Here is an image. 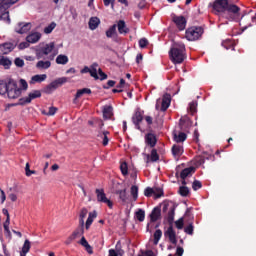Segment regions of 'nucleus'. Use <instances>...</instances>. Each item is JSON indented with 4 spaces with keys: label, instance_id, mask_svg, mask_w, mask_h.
<instances>
[{
    "label": "nucleus",
    "instance_id": "1",
    "mask_svg": "<svg viewBox=\"0 0 256 256\" xmlns=\"http://www.w3.org/2000/svg\"><path fill=\"white\" fill-rule=\"evenodd\" d=\"M213 9L214 11H217V13L228 12L227 19L229 21H239L241 8L235 4H230L229 0H215Z\"/></svg>",
    "mask_w": 256,
    "mask_h": 256
},
{
    "label": "nucleus",
    "instance_id": "2",
    "mask_svg": "<svg viewBox=\"0 0 256 256\" xmlns=\"http://www.w3.org/2000/svg\"><path fill=\"white\" fill-rule=\"evenodd\" d=\"M170 61L174 63V65H179L183 63L186 59L185 55V44H175L169 51Z\"/></svg>",
    "mask_w": 256,
    "mask_h": 256
},
{
    "label": "nucleus",
    "instance_id": "3",
    "mask_svg": "<svg viewBox=\"0 0 256 256\" xmlns=\"http://www.w3.org/2000/svg\"><path fill=\"white\" fill-rule=\"evenodd\" d=\"M177 208L173 207L171 210L168 211L167 221H168V229L164 232L165 237H168L170 243L172 245H177V233L173 229V222L175 221V210Z\"/></svg>",
    "mask_w": 256,
    "mask_h": 256
},
{
    "label": "nucleus",
    "instance_id": "4",
    "mask_svg": "<svg viewBox=\"0 0 256 256\" xmlns=\"http://www.w3.org/2000/svg\"><path fill=\"white\" fill-rule=\"evenodd\" d=\"M203 33H205V30L201 26H192L188 29H186L185 32V38L187 41H197L201 39Z\"/></svg>",
    "mask_w": 256,
    "mask_h": 256
},
{
    "label": "nucleus",
    "instance_id": "5",
    "mask_svg": "<svg viewBox=\"0 0 256 256\" xmlns=\"http://www.w3.org/2000/svg\"><path fill=\"white\" fill-rule=\"evenodd\" d=\"M21 93H23V88H19L15 80L9 79L8 91L6 92L8 99H19V97H21Z\"/></svg>",
    "mask_w": 256,
    "mask_h": 256
},
{
    "label": "nucleus",
    "instance_id": "6",
    "mask_svg": "<svg viewBox=\"0 0 256 256\" xmlns=\"http://www.w3.org/2000/svg\"><path fill=\"white\" fill-rule=\"evenodd\" d=\"M69 81V78L67 77H61L57 78L56 80L52 81L49 85H47L44 88V93H47L48 95H51L55 89H59L62 85H65Z\"/></svg>",
    "mask_w": 256,
    "mask_h": 256
},
{
    "label": "nucleus",
    "instance_id": "7",
    "mask_svg": "<svg viewBox=\"0 0 256 256\" xmlns=\"http://www.w3.org/2000/svg\"><path fill=\"white\" fill-rule=\"evenodd\" d=\"M230 21H240L239 25H240L242 31H247V29H249V27H251V21H256V16H250V15H245V14L240 15L239 14L238 20H230Z\"/></svg>",
    "mask_w": 256,
    "mask_h": 256
},
{
    "label": "nucleus",
    "instance_id": "8",
    "mask_svg": "<svg viewBox=\"0 0 256 256\" xmlns=\"http://www.w3.org/2000/svg\"><path fill=\"white\" fill-rule=\"evenodd\" d=\"M95 193L98 203H105L109 207V209H113V202L108 199L107 195L105 194V190L96 189Z\"/></svg>",
    "mask_w": 256,
    "mask_h": 256
},
{
    "label": "nucleus",
    "instance_id": "9",
    "mask_svg": "<svg viewBox=\"0 0 256 256\" xmlns=\"http://www.w3.org/2000/svg\"><path fill=\"white\" fill-rule=\"evenodd\" d=\"M41 97V91L34 90L28 94V97L20 98L19 105H27L31 103L33 99H39Z\"/></svg>",
    "mask_w": 256,
    "mask_h": 256
},
{
    "label": "nucleus",
    "instance_id": "10",
    "mask_svg": "<svg viewBox=\"0 0 256 256\" xmlns=\"http://www.w3.org/2000/svg\"><path fill=\"white\" fill-rule=\"evenodd\" d=\"M172 21L173 23H175L179 31H185V28L187 27V19L185 18V16L174 15L172 17Z\"/></svg>",
    "mask_w": 256,
    "mask_h": 256
},
{
    "label": "nucleus",
    "instance_id": "11",
    "mask_svg": "<svg viewBox=\"0 0 256 256\" xmlns=\"http://www.w3.org/2000/svg\"><path fill=\"white\" fill-rule=\"evenodd\" d=\"M54 49H55V42H50L49 44H46L37 52V59H43L44 55H49V53H52Z\"/></svg>",
    "mask_w": 256,
    "mask_h": 256
},
{
    "label": "nucleus",
    "instance_id": "12",
    "mask_svg": "<svg viewBox=\"0 0 256 256\" xmlns=\"http://www.w3.org/2000/svg\"><path fill=\"white\" fill-rule=\"evenodd\" d=\"M31 23L27 22H20L18 25L15 27V32L18 33L19 35H25V33H29L31 31Z\"/></svg>",
    "mask_w": 256,
    "mask_h": 256
},
{
    "label": "nucleus",
    "instance_id": "13",
    "mask_svg": "<svg viewBox=\"0 0 256 256\" xmlns=\"http://www.w3.org/2000/svg\"><path fill=\"white\" fill-rule=\"evenodd\" d=\"M132 122L135 125V129H138V131H141V123L143 122V112L139 110L136 111L132 116Z\"/></svg>",
    "mask_w": 256,
    "mask_h": 256
},
{
    "label": "nucleus",
    "instance_id": "14",
    "mask_svg": "<svg viewBox=\"0 0 256 256\" xmlns=\"http://www.w3.org/2000/svg\"><path fill=\"white\" fill-rule=\"evenodd\" d=\"M160 218H161V207L157 206L150 213V221L151 223H155L156 221H159Z\"/></svg>",
    "mask_w": 256,
    "mask_h": 256
},
{
    "label": "nucleus",
    "instance_id": "15",
    "mask_svg": "<svg viewBox=\"0 0 256 256\" xmlns=\"http://www.w3.org/2000/svg\"><path fill=\"white\" fill-rule=\"evenodd\" d=\"M172 155L173 157H175L177 159V161H179V157H181V155H183V146L181 145H177V144H174L172 146Z\"/></svg>",
    "mask_w": 256,
    "mask_h": 256
},
{
    "label": "nucleus",
    "instance_id": "16",
    "mask_svg": "<svg viewBox=\"0 0 256 256\" xmlns=\"http://www.w3.org/2000/svg\"><path fill=\"white\" fill-rule=\"evenodd\" d=\"M91 93V88H82L77 90L73 103H77V99H80V97H83V95H91Z\"/></svg>",
    "mask_w": 256,
    "mask_h": 256
},
{
    "label": "nucleus",
    "instance_id": "17",
    "mask_svg": "<svg viewBox=\"0 0 256 256\" xmlns=\"http://www.w3.org/2000/svg\"><path fill=\"white\" fill-rule=\"evenodd\" d=\"M15 49V45L11 42H6L2 45H0V50L2 51L3 55H8V53H11Z\"/></svg>",
    "mask_w": 256,
    "mask_h": 256
},
{
    "label": "nucleus",
    "instance_id": "18",
    "mask_svg": "<svg viewBox=\"0 0 256 256\" xmlns=\"http://www.w3.org/2000/svg\"><path fill=\"white\" fill-rule=\"evenodd\" d=\"M191 119L189 117H184L180 119V129L181 131H189V127H191Z\"/></svg>",
    "mask_w": 256,
    "mask_h": 256
},
{
    "label": "nucleus",
    "instance_id": "19",
    "mask_svg": "<svg viewBox=\"0 0 256 256\" xmlns=\"http://www.w3.org/2000/svg\"><path fill=\"white\" fill-rule=\"evenodd\" d=\"M145 141L149 147H155L157 145V136L153 133H148L145 136Z\"/></svg>",
    "mask_w": 256,
    "mask_h": 256
},
{
    "label": "nucleus",
    "instance_id": "20",
    "mask_svg": "<svg viewBox=\"0 0 256 256\" xmlns=\"http://www.w3.org/2000/svg\"><path fill=\"white\" fill-rule=\"evenodd\" d=\"M116 27L120 35H127V33H129V28H127V24H125L124 20H119Z\"/></svg>",
    "mask_w": 256,
    "mask_h": 256
},
{
    "label": "nucleus",
    "instance_id": "21",
    "mask_svg": "<svg viewBox=\"0 0 256 256\" xmlns=\"http://www.w3.org/2000/svg\"><path fill=\"white\" fill-rule=\"evenodd\" d=\"M41 39V33L33 32L26 37L27 43H37Z\"/></svg>",
    "mask_w": 256,
    "mask_h": 256
},
{
    "label": "nucleus",
    "instance_id": "22",
    "mask_svg": "<svg viewBox=\"0 0 256 256\" xmlns=\"http://www.w3.org/2000/svg\"><path fill=\"white\" fill-rule=\"evenodd\" d=\"M100 24L101 20L98 17H91L88 22L89 29H91V31H95V29H97V27H99Z\"/></svg>",
    "mask_w": 256,
    "mask_h": 256
},
{
    "label": "nucleus",
    "instance_id": "23",
    "mask_svg": "<svg viewBox=\"0 0 256 256\" xmlns=\"http://www.w3.org/2000/svg\"><path fill=\"white\" fill-rule=\"evenodd\" d=\"M195 173V167H188L181 171L180 178L181 179H187V177H191Z\"/></svg>",
    "mask_w": 256,
    "mask_h": 256
},
{
    "label": "nucleus",
    "instance_id": "24",
    "mask_svg": "<svg viewBox=\"0 0 256 256\" xmlns=\"http://www.w3.org/2000/svg\"><path fill=\"white\" fill-rule=\"evenodd\" d=\"M102 113H103L104 119H111V117H113V106L111 105L104 106Z\"/></svg>",
    "mask_w": 256,
    "mask_h": 256
},
{
    "label": "nucleus",
    "instance_id": "25",
    "mask_svg": "<svg viewBox=\"0 0 256 256\" xmlns=\"http://www.w3.org/2000/svg\"><path fill=\"white\" fill-rule=\"evenodd\" d=\"M146 157V163H149V161H151L152 163H156V161L159 160V154L157 153V149H152L151 154H147Z\"/></svg>",
    "mask_w": 256,
    "mask_h": 256
},
{
    "label": "nucleus",
    "instance_id": "26",
    "mask_svg": "<svg viewBox=\"0 0 256 256\" xmlns=\"http://www.w3.org/2000/svg\"><path fill=\"white\" fill-rule=\"evenodd\" d=\"M97 219V211L90 212L86 220L85 228L88 230L93 225V220Z\"/></svg>",
    "mask_w": 256,
    "mask_h": 256
},
{
    "label": "nucleus",
    "instance_id": "27",
    "mask_svg": "<svg viewBox=\"0 0 256 256\" xmlns=\"http://www.w3.org/2000/svg\"><path fill=\"white\" fill-rule=\"evenodd\" d=\"M80 245H82V247H85L87 253H89V255H93V247H91L89 245V242H87V239H85V236H82V238L80 239Z\"/></svg>",
    "mask_w": 256,
    "mask_h": 256
},
{
    "label": "nucleus",
    "instance_id": "28",
    "mask_svg": "<svg viewBox=\"0 0 256 256\" xmlns=\"http://www.w3.org/2000/svg\"><path fill=\"white\" fill-rule=\"evenodd\" d=\"M169 105H171V97L164 96L162 99L161 111H167V109H169Z\"/></svg>",
    "mask_w": 256,
    "mask_h": 256
},
{
    "label": "nucleus",
    "instance_id": "29",
    "mask_svg": "<svg viewBox=\"0 0 256 256\" xmlns=\"http://www.w3.org/2000/svg\"><path fill=\"white\" fill-rule=\"evenodd\" d=\"M9 90V82L5 80H0V95H7Z\"/></svg>",
    "mask_w": 256,
    "mask_h": 256
},
{
    "label": "nucleus",
    "instance_id": "30",
    "mask_svg": "<svg viewBox=\"0 0 256 256\" xmlns=\"http://www.w3.org/2000/svg\"><path fill=\"white\" fill-rule=\"evenodd\" d=\"M57 65H67L69 63V57L67 55L60 54L56 58Z\"/></svg>",
    "mask_w": 256,
    "mask_h": 256
},
{
    "label": "nucleus",
    "instance_id": "31",
    "mask_svg": "<svg viewBox=\"0 0 256 256\" xmlns=\"http://www.w3.org/2000/svg\"><path fill=\"white\" fill-rule=\"evenodd\" d=\"M177 208V205L173 201H168L163 203L162 211L163 213H167V211H171V209Z\"/></svg>",
    "mask_w": 256,
    "mask_h": 256
},
{
    "label": "nucleus",
    "instance_id": "32",
    "mask_svg": "<svg viewBox=\"0 0 256 256\" xmlns=\"http://www.w3.org/2000/svg\"><path fill=\"white\" fill-rule=\"evenodd\" d=\"M49 67H51V61L49 60L47 61L40 60L36 63L37 69H49Z\"/></svg>",
    "mask_w": 256,
    "mask_h": 256
},
{
    "label": "nucleus",
    "instance_id": "33",
    "mask_svg": "<svg viewBox=\"0 0 256 256\" xmlns=\"http://www.w3.org/2000/svg\"><path fill=\"white\" fill-rule=\"evenodd\" d=\"M0 65H2L4 69H9V67H11L12 65V62L9 58L5 56H0Z\"/></svg>",
    "mask_w": 256,
    "mask_h": 256
},
{
    "label": "nucleus",
    "instance_id": "34",
    "mask_svg": "<svg viewBox=\"0 0 256 256\" xmlns=\"http://www.w3.org/2000/svg\"><path fill=\"white\" fill-rule=\"evenodd\" d=\"M187 140V134L185 132H179V134L174 135V141L176 143H183Z\"/></svg>",
    "mask_w": 256,
    "mask_h": 256
},
{
    "label": "nucleus",
    "instance_id": "35",
    "mask_svg": "<svg viewBox=\"0 0 256 256\" xmlns=\"http://www.w3.org/2000/svg\"><path fill=\"white\" fill-rule=\"evenodd\" d=\"M107 135H109V131H104L98 134V137L102 139V144L104 147H107V145H109V137H107Z\"/></svg>",
    "mask_w": 256,
    "mask_h": 256
},
{
    "label": "nucleus",
    "instance_id": "36",
    "mask_svg": "<svg viewBox=\"0 0 256 256\" xmlns=\"http://www.w3.org/2000/svg\"><path fill=\"white\" fill-rule=\"evenodd\" d=\"M97 67H99V64L97 62H94L90 66V75L91 77H94L95 79H99V75L97 74Z\"/></svg>",
    "mask_w": 256,
    "mask_h": 256
},
{
    "label": "nucleus",
    "instance_id": "37",
    "mask_svg": "<svg viewBox=\"0 0 256 256\" xmlns=\"http://www.w3.org/2000/svg\"><path fill=\"white\" fill-rule=\"evenodd\" d=\"M116 195H119V199L122 203H125L127 201V189L118 190L116 192Z\"/></svg>",
    "mask_w": 256,
    "mask_h": 256
},
{
    "label": "nucleus",
    "instance_id": "38",
    "mask_svg": "<svg viewBox=\"0 0 256 256\" xmlns=\"http://www.w3.org/2000/svg\"><path fill=\"white\" fill-rule=\"evenodd\" d=\"M113 35H117V25H116V24L112 25V26L106 31V37H108L109 39H111V37H113Z\"/></svg>",
    "mask_w": 256,
    "mask_h": 256
},
{
    "label": "nucleus",
    "instance_id": "39",
    "mask_svg": "<svg viewBox=\"0 0 256 256\" xmlns=\"http://www.w3.org/2000/svg\"><path fill=\"white\" fill-rule=\"evenodd\" d=\"M130 193L133 197V200L137 201V199L139 198V187H137L135 185L131 186Z\"/></svg>",
    "mask_w": 256,
    "mask_h": 256
},
{
    "label": "nucleus",
    "instance_id": "40",
    "mask_svg": "<svg viewBox=\"0 0 256 256\" xmlns=\"http://www.w3.org/2000/svg\"><path fill=\"white\" fill-rule=\"evenodd\" d=\"M45 79H47V75L46 74H37V75H34L32 77V81L34 83H42V81H45Z\"/></svg>",
    "mask_w": 256,
    "mask_h": 256
},
{
    "label": "nucleus",
    "instance_id": "41",
    "mask_svg": "<svg viewBox=\"0 0 256 256\" xmlns=\"http://www.w3.org/2000/svg\"><path fill=\"white\" fill-rule=\"evenodd\" d=\"M161 237H163V231H161V229H157L154 232V245L159 244V241L161 240Z\"/></svg>",
    "mask_w": 256,
    "mask_h": 256
},
{
    "label": "nucleus",
    "instance_id": "42",
    "mask_svg": "<svg viewBox=\"0 0 256 256\" xmlns=\"http://www.w3.org/2000/svg\"><path fill=\"white\" fill-rule=\"evenodd\" d=\"M135 217L138 221H140V223H143V221H145V210L143 209H139L136 213H135Z\"/></svg>",
    "mask_w": 256,
    "mask_h": 256
},
{
    "label": "nucleus",
    "instance_id": "43",
    "mask_svg": "<svg viewBox=\"0 0 256 256\" xmlns=\"http://www.w3.org/2000/svg\"><path fill=\"white\" fill-rule=\"evenodd\" d=\"M83 233H85V230H83V228H77L70 236L75 240L79 239V237H82Z\"/></svg>",
    "mask_w": 256,
    "mask_h": 256
},
{
    "label": "nucleus",
    "instance_id": "44",
    "mask_svg": "<svg viewBox=\"0 0 256 256\" xmlns=\"http://www.w3.org/2000/svg\"><path fill=\"white\" fill-rule=\"evenodd\" d=\"M120 171L122 175H129V166H127V162H122L120 164Z\"/></svg>",
    "mask_w": 256,
    "mask_h": 256
},
{
    "label": "nucleus",
    "instance_id": "45",
    "mask_svg": "<svg viewBox=\"0 0 256 256\" xmlns=\"http://www.w3.org/2000/svg\"><path fill=\"white\" fill-rule=\"evenodd\" d=\"M56 27L57 24L55 22H52L44 28V33H46V35H49V33H53V29H55Z\"/></svg>",
    "mask_w": 256,
    "mask_h": 256
},
{
    "label": "nucleus",
    "instance_id": "46",
    "mask_svg": "<svg viewBox=\"0 0 256 256\" xmlns=\"http://www.w3.org/2000/svg\"><path fill=\"white\" fill-rule=\"evenodd\" d=\"M19 0H0V5H5L7 9L11 7V5H15Z\"/></svg>",
    "mask_w": 256,
    "mask_h": 256
},
{
    "label": "nucleus",
    "instance_id": "47",
    "mask_svg": "<svg viewBox=\"0 0 256 256\" xmlns=\"http://www.w3.org/2000/svg\"><path fill=\"white\" fill-rule=\"evenodd\" d=\"M222 47H224V49H233L235 50V46H233V41L231 40H225L222 42Z\"/></svg>",
    "mask_w": 256,
    "mask_h": 256
},
{
    "label": "nucleus",
    "instance_id": "48",
    "mask_svg": "<svg viewBox=\"0 0 256 256\" xmlns=\"http://www.w3.org/2000/svg\"><path fill=\"white\" fill-rule=\"evenodd\" d=\"M29 251H31V242L29 240H25L23 247H22V253H28Z\"/></svg>",
    "mask_w": 256,
    "mask_h": 256
},
{
    "label": "nucleus",
    "instance_id": "49",
    "mask_svg": "<svg viewBox=\"0 0 256 256\" xmlns=\"http://www.w3.org/2000/svg\"><path fill=\"white\" fill-rule=\"evenodd\" d=\"M189 193H190V191L187 186H180L179 194L181 195V197H187V195H189Z\"/></svg>",
    "mask_w": 256,
    "mask_h": 256
},
{
    "label": "nucleus",
    "instance_id": "50",
    "mask_svg": "<svg viewBox=\"0 0 256 256\" xmlns=\"http://www.w3.org/2000/svg\"><path fill=\"white\" fill-rule=\"evenodd\" d=\"M116 253L119 255V256H123L125 255V251L123 250V248H121V241H118L116 243V246H115V250Z\"/></svg>",
    "mask_w": 256,
    "mask_h": 256
},
{
    "label": "nucleus",
    "instance_id": "51",
    "mask_svg": "<svg viewBox=\"0 0 256 256\" xmlns=\"http://www.w3.org/2000/svg\"><path fill=\"white\" fill-rule=\"evenodd\" d=\"M188 111L191 115H195L197 113V103L191 102L189 104Z\"/></svg>",
    "mask_w": 256,
    "mask_h": 256
},
{
    "label": "nucleus",
    "instance_id": "52",
    "mask_svg": "<svg viewBox=\"0 0 256 256\" xmlns=\"http://www.w3.org/2000/svg\"><path fill=\"white\" fill-rule=\"evenodd\" d=\"M201 187H203V184L201 183V181L194 180V182L192 183L193 191H199V189H201Z\"/></svg>",
    "mask_w": 256,
    "mask_h": 256
},
{
    "label": "nucleus",
    "instance_id": "53",
    "mask_svg": "<svg viewBox=\"0 0 256 256\" xmlns=\"http://www.w3.org/2000/svg\"><path fill=\"white\" fill-rule=\"evenodd\" d=\"M0 21H7L8 23H11V18H9V11H7V8L4 10V13H2Z\"/></svg>",
    "mask_w": 256,
    "mask_h": 256
},
{
    "label": "nucleus",
    "instance_id": "54",
    "mask_svg": "<svg viewBox=\"0 0 256 256\" xmlns=\"http://www.w3.org/2000/svg\"><path fill=\"white\" fill-rule=\"evenodd\" d=\"M88 125H98V127H100V129H102L103 125H105V124L103 123V120L96 119L95 121L89 120Z\"/></svg>",
    "mask_w": 256,
    "mask_h": 256
},
{
    "label": "nucleus",
    "instance_id": "55",
    "mask_svg": "<svg viewBox=\"0 0 256 256\" xmlns=\"http://www.w3.org/2000/svg\"><path fill=\"white\" fill-rule=\"evenodd\" d=\"M144 195H145V197H152V195H155V190L151 187H147L144 190Z\"/></svg>",
    "mask_w": 256,
    "mask_h": 256
},
{
    "label": "nucleus",
    "instance_id": "56",
    "mask_svg": "<svg viewBox=\"0 0 256 256\" xmlns=\"http://www.w3.org/2000/svg\"><path fill=\"white\" fill-rule=\"evenodd\" d=\"M147 45H149V40H147V38H142L139 40V48L140 49H145V47H147Z\"/></svg>",
    "mask_w": 256,
    "mask_h": 256
},
{
    "label": "nucleus",
    "instance_id": "57",
    "mask_svg": "<svg viewBox=\"0 0 256 256\" xmlns=\"http://www.w3.org/2000/svg\"><path fill=\"white\" fill-rule=\"evenodd\" d=\"M194 227L193 223H190L188 226L184 228V232L187 233V235H193Z\"/></svg>",
    "mask_w": 256,
    "mask_h": 256
},
{
    "label": "nucleus",
    "instance_id": "58",
    "mask_svg": "<svg viewBox=\"0 0 256 256\" xmlns=\"http://www.w3.org/2000/svg\"><path fill=\"white\" fill-rule=\"evenodd\" d=\"M184 225H185V222H184L183 218H179V219L175 222V226H176L179 230L183 229Z\"/></svg>",
    "mask_w": 256,
    "mask_h": 256
},
{
    "label": "nucleus",
    "instance_id": "59",
    "mask_svg": "<svg viewBox=\"0 0 256 256\" xmlns=\"http://www.w3.org/2000/svg\"><path fill=\"white\" fill-rule=\"evenodd\" d=\"M154 191H155V193H154L155 199H159V198L163 197V189L156 188Z\"/></svg>",
    "mask_w": 256,
    "mask_h": 256
},
{
    "label": "nucleus",
    "instance_id": "60",
    "mask_svg": "<svg viewBox=\"0 0 256 256\" xmlns=\"http://www.w3.org/2000/svg\"><path fill=\"white\" fill-rule=\"evenodd\" d=\"M14 63L16 65V67H23V65H25V61H23V59H21V58H16L14 60Z\"/></svg>",
    "mask_w": 256,
    "mask_h": 256
},
{
    "label": "nucleus",
    "instance_id": "61",
    "mask_svg": "<svg viewBox=\"0 0 256 256\" xmlns=\"http://www.w3.org/2000/svg\"><path fill=\"white\" fill-rule=\"evenodd\" d=\"M98 75L100 77V81H105V79H107V75L101 68L98 69Z\"/></svg>",
    "mask_w": 256,
    "mask_h": 256
},
{
    "label": "nucleus",
    "instance_id": "62",
    "mask_svg": "<svg viewBox=\"0 0 256 256\" xmlns=\"http://www.w3.org/2000/svg\"><path fill=\"white\" fill-rule=\"evenodd\" d=\"M115 80H108L107 85L103 86V89H109L110 87H115Z\"/></svg>",
    "mask_w": 256,
    "mask_h": 256
},
{
    "label": "nucleus",
    "instance_id": "63",
    "mask_svg": "<svg viewBox=\"0 0 256 256\" xmlns=\"http://www.w3.org/2000/svg\"><path fill=\"white\" fill-rule=\"evenodd\" d=\"M55 113H57V107L52 106V107L49 108V111H48V113H46V115L51 117V116L55 115Z\"/></svg>",
    "mask_w": 256,
    "mask_h": 256
},
{
    "label": "nucleus",
    "instance_id": "64",
    "mask_svg": "<svg viewBox=\"0 0 256 256\" xmlns=\"http://www.w3.org/2000/svg\"><path fill=\"white\" fill-rule=\"evenodd\" d=\"M138 256H155V253L153 252V250H146L143 251L142 254Z\"/></svg>",
    "mask_w": 256,
    "mask_h": 256
}]
</instances>
